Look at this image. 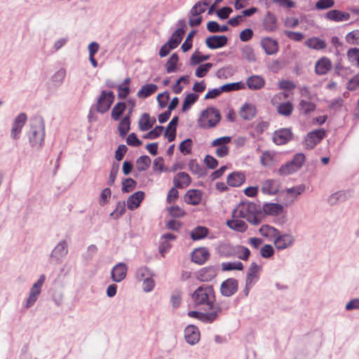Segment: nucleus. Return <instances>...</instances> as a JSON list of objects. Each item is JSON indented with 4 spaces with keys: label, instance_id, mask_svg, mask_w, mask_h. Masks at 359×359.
<instances>
[{
    "label": "nucleus",
    "instance_id": "nucleus-1",
    "mask_svg": "<svg viewBox=\"0 0 359 359\" xmlns=\"http://www.w3.org/2000/svg\"><path fill=\"white\" fill-rule=\"evenodd\" d=\"M193 302L196 306H204L208 309L215 311L218 306H215V294L212 286L198 287L191 295Z\"/></svg>",
    "mask_w": 359,
    "mask_h": 359
},
{
    "label": "nucleus",
    "instance_id": "nucleus-2",
    "mask_svg": "<svg viewBox=\"0 0 359 359\" xmlns=\"http://www.w3.org/2000/svg\"><path fill=\"white\" fill-rule=\"evenodd\" d=\"M31 146L38 150L41 149L45 137L43 121L40 118L32 121L31 128L28 135Z\"/></svg>",
    "mask_w": 359,
    "mask_h": 359
},
{
    "label": "nucleus",
    "instance_id": "nucleus-3",
    "mask_svg": "<svg viewBox=\"0 0 359 359\" xmlns=\"http://www.w3.org/2000/svg\"><path fill=\"white\" fill-rule=\"evenodd\" d=\"M259 210L254 203H240L233 211V217H241L245 219L250 223L257 224L259 219L257 215Z\"/></svg>",
    "mask_w": 359,
    "mask_h": 359
},
{
    "label": "nucleus",
    "instance_id": "nucleus-4",
    "mask_svg": "<svg viewBox=\"0 0 359 359\" xmlns=\"http://www.w3.org/2000/svg\"><path fill=\"white\" fill-rule=\"evenodd\" d=\"M220 118L219 111L215 108L210 107L201 113L198 123L201 128H210L215 127L219 123Z\"/></svg>",
    "mask_w": 359,
    "mask_h": 359
},
{
    "label": "nucleus",
    "instance_id": "nucleus-5",
    "mask_svg": "<svg viewBox=\"0 0 359 359\" xmlns=\"http://www.w3.org/2000/svg\"><path fill=\"white\" fill-rule=\"evenodd\" d=\"M305 162V156L302 153L297 154L287 163L281 165L278 170L280 175L287 176L299 170Z\"/></svg>",
    "mask_w": 359,
    "mask_h": 359
},
{
    "label": "nucleus",
    "instance_id": "nucleus-6",
    "mask_svg": "<svg viewBox=\"0 0 359 359\" xmlns=\"http://www.w3.org/2000/svg\"><path fill=\"white\" fill-rule=\"evenodd\" d=\"M114 100L113 92L102 90L97 102V111L103 114L107 111Z\"/></svg>",
    "mask_w": 359,
    "mask_h": 359
},
{
    "label": "nucleus",
    "instance_id": "nucleus-7",
    "mask_svg": "<svg viewBox=\"0 0 359 359\" xmlns=\"http://www.w3.org/2000/svg\"><path fill=\"white\" fill-rule=\"evenodd\" d=\"M231 137L224 136L214 140L211 142V147H216L215 154L218 157L222 158L229 154V148L227 146L231 142Z\"/></svg>",
    "mask_w": 359,
    "mask_h": 359
},
{
    "label": "nucleus",
    "instance_id": "nucleus-8",
    "mask_svg": "<svg viewBox=\"0 0 359 359\" xmlns=\"http://www.w3.org/2000/svg\"><path fill=\"white\" fill-rule=\"evenodd\" d=\"M294 241L295 238L291 233L280 234L278 231L273 241V244L277 250H283L292 246Z\"/></svg>",
    "mask_w": 359,
    "mask_h": 359
},
{
    "label": "nucleus",
    "instance_id": "nucleus-9",
    "mask_svg": "<svg viewBox=\"0 0 359 359\" xmlns=\"http://www.w3.org/2000/svg\"><path fill=\"white\" fill-rule=\"evenodd\" d=\"M45 279V275H41L38 280L32 286L29 297L27 299V307H30L37 300L41 292V287L44 283Z\"/></svg>",
    "mask_w": 359,
    "mask_h": 359
},
{
    "label": "nucleus",
    "instance_id": "nucleus-10",
    "mask_svg": "<svg viewBox=\"0 0 359 359\" xmlns=\"http://www.w3.org/2000/svg\"><path fill=\"white\" fill-rule=\"evenodd\" d=\"M325 135L323 129H318L309 133L304 141V145L306 149H313L319 143Z\"/></svg>",
    "mask_w": 359,
    "mask_h": 359
},
{
    "label": "nucleus",
    "instance_id": "nucleus-11",
    "mask_svg": "<svg viewBox=\"0 0 359 359\" xmlns=\"http://www.w3.org/2000/svg\"><path fill=\"white\" fill-rule=\"evenodd\" d=\"M220 312L221 308L217 307L215 311L210 313H202L196 311H191L188 312V316L191 318H197L203 323H210L217 318Z\"/></svg>",
    "mask_w": 359,
    "mask_h": 359
},
{
    "label": "nucleus",
    "instance_id": "nucleus-12",
    "mask_svg": "<svg viewBox=\"0 0 359 359\" xmlns=\"http://www.w3.org/2000/svg\"><path fill=\"white\" fill-rule=\"evenodd\" d=\"M305 190V186L300 184L292 188L286 189L283 191L284 194V202L286 205L292 204L294 201L300 196Z\"/></svg>",
    "mask_w": 359,
    "mask_h": 359
},
{
    "label": "nucleus",
    "instance_id": "nucleus-13",
    "mask_svg": "<svg viewBox=\"0 0 359 359\" xmlns=\"http://www.w3.org/2000/svg\"><path fill=\"white\" fill-rule=\"evenodd\" d=\"M293 134L290 128H281L276 130L273 134V142L277 145H282L290 142Z\"/></svg>",
    "mask_w": 359,
    "mask_h": 359
},
{
    "label": "nucleus",
    "instance_id": "nucleus-14",
    "mask_svg": "<svg viewBox=\"0 0 359 359\" xmlns=\"http://www.w3.org/2000/svg\"><path fill=\"white\" fill-rule=\"evenodd\" d=\"M262 27L268 32H273L278 29V20L275 14L268 11L262 19Z\"/></svg>",
    "mask_w": 359,
    "mask_h": 359
},
{
    "label": "nucleus",
    "instance_id": "nucleus-15",
    "mask_svg": "<svg viewBox=\"0 0 359 359\" xmlns=\"http://www.w3.org/2000/svg\"><path fill=\"white\" fill-rule=\"evenodd\" d=\"M279 161V154L273 151H264L260 156V163L264 167H271Z\"/></svg>",
    "mask_w": 359,
    "mask_h": 359
},
{
    "label": "nucleus",
    "instance_id": "nucleus-16",
    "mask_svg": "<svg viewBox=\"0 0 359 359\" xmlns=\"http://www.w3.org/2000/svg\"><path fill=\"white\" fill-rule=\"evenodd\" d=\"M228 39L224 35H212L205 39L206 46L210 49H217L226 45Z\"/></svg>",
    "mask_w": 359,
    "mask_h": 359
},
{
    "label": "nucleus",
    "instance_id": "nucleus-17",
    "mask_svg": "<svg viewBox=\"0 0 359 359\" xmlns=\"http://www.w3.org/2000/svg\"><path fill=\"white\" fill-rule=\"evenodd\" d=\"M184 338L191 345L197 344L200 340V332L198 327L193 325L187 326L184 330Z\"/></svg>",
    "mask_w": 359,
    "mask_h": 359
},
{
    "label": "nucleus",
    "instance_id": "nucleus-18",
    "mask_svg": "<svg viewBox=\"0 0 359 359\" xmlns=\"http://www.w3.org/2000/svg\"><path fill=\"white\" fill-rule=\"evenodd\" d=\"M127 265L125 263L120 262L116 264L111 271V276L114 282L119 283L126 277Z\"/></svg>",
    "mask_w": 359,
    "mask_h": 359
},
{
    "label": "nucleus",
    "instance_id": "nucleus-19",
    "mask_svg": "<svg viewBox=\"0 0 359 359\" xmlns=\"http://www.w3.org/2000/svg\"><path fill=\"white\" fill-rule=\"evenodd\" d=\"M26 121L27 116L24 113L20 114L15 118L11 132V135L13 139L16 140L19 137L22 128L24 126Z\"/></svg>",
    "mask_w": 359,
    "mask_h": 359
},
{
    "label": "nucleus",
    "instance_id": "nucleus-20",
    "mask_svg": "<svg viewBox=\"0 0 359 359\" xmlns=\"http://www.w3.org/2000/svg\"><path fill=\"white\" fill-rule=\"evenodd\" d=\"M238 289V282L236 280L229 278L224 281L221 285V293L226 296L229 297L233 294Z\"/></svg>",
    "mask_w": 359,
    "mask_h": 359
},
{
    "label": "nucleus",
    "instance_id": "nucleus-21",
    "mask_svg": "<svg viewBox=\"0 0 359 359\" xmlns=\"http://www.w3.org/2000/svg\"><path fill=\"white\" fill-rule=\"evenodd\" d=\"M261 46L267 55H273L278 50V42L270 37L263 38L261 40Z\"/></svg>",
    "mask_w": 359,
    "mask_h": 359
},
{
    "label": "nucleus",
    "instance_id": "nucleus-22",
    "mask_svg": "<svg viewBox=\"0 0 359 359\" xmlns=\"http://www.w3.org/2000/svg\"><path fill=\"white\" fill-rule=\"evenodd\" d=\"M202 191L198 189H190L184 195V201L192 205H198L202 200Z\"/></svg>",
    "mask_w": 359,
    "mask_h": 359
},
{
    "label": "nucleus",
    "instance_id": "nucleus-23",
    "mask_svg": "<svg viewBox=\"0 0 359 359\" xmlns=\"http://www.w3.org/2000/svg\"><path fill=\"white\" fill-rule=\"evenodd\" d=\"M67 243L65 241H62L53 249L50 257L56 262H59L67 254Z\"/></svg>",
    "mask_w": 359,
    "mask_h": 359
},
{
    "label": "nucleus",
    "instance_id": "nucleus-24",
    "mask_svg": "<svg viewBox=\"0 0 359 359\" xmlns=\"http://www.w3.org/2000/svg\"><path fill=\"white\" fill-rule=\"evenodd\" d=\"M325 18L329 20L339 22L348 20L351 15L346 12H342L339 10H331L325 14Z\"/></svg>",
    "mask_w": 359,
    "mask_h": 359
},
{
    "label": "nucleus",
    "instance_id": "nucleus-25",
    "mask_svg": "<svg viewBox=\"0 0 359 359\" xmlns=\"http://www.w3.org/2000/svg\"><path fill=\"white\" fill-rule=\"evenodd\" d=\"M144 197V193L138 191L130 195L127 200V207L129 210H133L137 208Z\"/></svg>",
    "mask_w": 359,
    "mask_h": 359
},
{
    "label": "nucleus",
    "instance_id": "nucleus-26",
    "mask_svg": "<svg viewBox=\"0 0 359 359\" xmlns=\"http://www.w3.org/2000/svg\"><path fill=\"white\" fill-rule=\"evenodd\" d=\"M209 251L205 248H199L196 249L191 255V259L196 264H203L208 259Z\"/></svg>",
    "mask_w": 359,
    "mask_h": 359
},
{
    "label": "nucleus",
    "instance_id": "nucleus-27",
    "mask_svg": "<svg viewBox=\"0 0 359 359\" xmlns=\"http://www.w3.org/2000/svg\"><path fill=\"white\" fill-rule=\"evenodd\" d=\"M216 275L217 271L214 267H205L198 272L197 279L201 282H208L212 280Z\"/></svg>",
    "mask_w": 359,
    "mask_h": 359
},
{
    "label": "nucleus",
    "instance_id": "nucleus-28",
    "mask_svg": "<svg viewBox=\"0 0 359 359\" xmlns=\"http://www.w3.org/2000/svg\"><path fill=\"white\" fill-rule=\"evenodd\" d=\"M256 112L257 109L253 104L245 103L240 109L239 115L244 120H250L255 117Z\"/></svg>",
    "mask_w": 359,
    "mask_h": 359
},
{
    "label": "nucleus",
    "instance_id": "nucleus-29",
    "mask_svg": "<svg viewBox=\"0 0 359 359\" xmlns=\"http://www.w3.org/2000/svg\"><path fill=\"white\" fill-rule=\"evenodd\" d=\"M262 210L266 215L278 216L283 212L284 208L279 203H270L264 204Z\"/></svg>",
    "mask_w": 359,
    "mask_h": 359
},
{
    "label": "nucleus",
    "instance_id": "nucleus-30",
    "mask_svg": "<svg viewBox=\"0 0 359 359\" xmlns=\"http://www.w3.org/2000/svg\"><path fill=\"white\" fill-rule=\"evenodd\" d=\"M191 183V177L184 172L177 174L173 179V184L175 187L179 189L186 188Z\"/></svg>",
    "mask_w": 359,
    "mask_h": 359
},
{
    "label": "nucleus",
    "instance_id": "nucleus-31",
    "mask_svg": "<svg viewBox=\"0 0 359 359\" xmlns=\"http://www.w3.org/2000/svg\"><path fill=\"white\" fill-rule=\"evenodd\" d=\"M156 123L155 117H151L149 114H143L138 122L139 128L142 131H147L151 128Z\"/></svg>",
    "mask_w": 359,
    "mask_h": 359
},
{
    "label": "nucleus",
    "instance_id": "nucleus-32",
    "mask_svg": "<svg viewBox=\"0 0 359 359\" xmlns=\"http://www.w3.org/2000/svg\"><path fill=\"white\" fill-rule=\"evenodd\" d=\"M332 68V62L327 57H322L316 64V72L318 75L327 73Z\"/></svg>",
    "mask_w": 359,
    "mask_h": 359
},
{
    "label": "nucleus",
    "instance_id": "nucleus-33",
    "mask_svg": "<svg viewBox=\"0 0 359 359\" xmlns=\"http://www.w3.org/2000/svg\"><path fill=\"white\" fill-rule=\"evenodd\" d=\"M245 175L240 172H233L227 177L228 185L236 187L241 186L245 182Z\"/></svg>",
    "mask_w": 359,
    "mask_h": 359
},
{
    "label": "nucleus",
    "instance_id": "nucleus-34",
    "mask_svg": "<svg viewBox=\"0 0 359 359\" xmlns=\"http://www.w3.org/2000/svg\"><path fill=\"white\" fill-rule=\"evenodd\" d=\"M278 191V184L274 180H267L262 184V191L265 194L274 195Z\"/></svg>",
    "mask_w": 359,
    "mask_h": 359
},
{
    "label": "nucleus",
    "instance_id": "nucleus-35",
    "mask_svg": "<svg viewBox=\"0 0 359 359\" xmlns=\"http://www.w3.org/2000/svg\"><path fill=\"white\" fill-rule=\"evenodd\" d=\"M260 267L256 263H252L247 273L246 286H250L257 280Z\"/></svg>",
    "mask_w": 359,
    "mask_h": 359
},
{
    "label": "nucleus",
    "instance_id": "nucleus-36",
    "mask_svg": "<svg viewBox=\"0 0 359 359\" xmlns=\"http://www.w3.org/2000/svg\"><path fill=\"white\" fill-rule=\"evenodd\" d=\"M246 83L250 89L259 90L264 86L265 81L260 76H251L247 79Z\"/></svg>",
    "mask_w": 359,
    "mask_h": 359
},
{
    "label": "nucleus",
    "instance_id": "nucleus-37",
    "mask_svg": "<svg viewBox=\"0 0 359 359\" xmlns=\"http://www.w3.org/2000/svg\"><path fill=\"white\" fill-rule=\"evenodd\" d=\"M177 123V116L173 117L165 129L164 135L168 138L169 142L173 141L175 138L176 126Z\"/></svg>",
    "mask_w": 359,
    "mask_h": 359
},
{
    "label": "nucleus",
    "instance_id": "nucleus-38",
    "mask_svg": "<svg viewBox=\"0 0 359 359\" xmlns=\"http://www.w3.org/2000/svg\"><path fill=\"white\" fill-rule=\"evenodd\" d=\"M259 231L262 236L273 241L279 231L275 227L265 224L259 228Z\"/></svg>",
    "mask_w": 359,
    "mask_h": 359
},
{
    "label": "nucleus",
    "instance_id": "nucleus-39",
    "mask_svg": "<svg viewBox=\"0 0 359 359\" xmlns=\"http://www.w3.org/2000/svg\"><path fill=\"white\" fill-rule=\"evenodd\" d=\"M305 45L311 49L321 50L326 47V43L325 41L318 38L311 37L305 41Z\"/></svg>",
    "mask_w": 359,
    "mask_h": 359
},
{
    "label": "nucleus",
    "instance_id": "nucleus-40",
    "mask_svg": "<svg viewBox=\"0 0 359 359\" xmlns=\"http://www.w3.org/2000/svg\"><path fill=\"white\" fill-rule=\"evenodd\" d=\"M158 87L156 84L149 83L143 86L137 92L140 98H146L154 93Z\"/></svg>",
    "mask_w": 359,
    "mask_h": 359
},
{
    "label": "nucleus",
    "instance_id": "nucleus-41",
    "mask_svg": "<svg viewBox=\"0 0 359 359\" xmlns=\"http://www.w3.org/2000/svg\"><path fill=\"white\" fill-rule=\"evenodd\" d=\"M217 252L220 256L231 257L235 255V246L229 243H222L217 248Z\"/></svg>",
    "mask_w": 359,
    "mask_h": 359
},
{
    "label": "nucleus",
    "instance_id": "nucleus-42",
    "mask_svg": "<svg viewBox=\"0 0 359 359\" xmlns=\"http://www.w3.org/2000/svg\"><path fill=\"white\" fill-rule=\"evenodd\" d=\"M236 218V217H233V219L227 221V226L234 231L238 232H244L248 227L246 224L245 223V222Z\"/></svg>",
    "mask_w": 359,
    "mask_h": 359
},
{
    "label": "nucleus",
    "instance_id": "nucleus-43",
    "mask_svg": "<svg viewBox=\"0 0 359 359\" xmlns=\"http://www.w3.org/2000/svg\"><path fill=\"white\" fill-rule=\"evenodd\" d=\"M184 32H185L183 29H177L172 34L170 39L167 43H169V46H170L171 48H172L173 49L177 48L178 45L181 43Z\"/></svg>",
    "mask_w": 359,
    "mask_h": 359
},
{
    "label": "nucleus",
    "instance_id": "nucleus-44",
    "mask_svg": "<svg viewBox=\"0 0 359 359\" xmlns=\"http://www.w3.org/2000/svg\"><path fill=\"white\" fill-rule=\"evenodd\" d=\"M293 109V105L290 102H283L277 106V111L278 114L285 116H290L292 113Z\"/></svg>",
    "mask_w": 359,
    "mask_h": 359
},
{
    "label": "nucleus",
    "instance_id": "nucleus-45",
    "mask_svg": "<svg viewBox=\"0 0 359 359\" xmlns=\"http://www.w3.org/2000/svg\"><path fill=\"white\" fill-rule=\"evenodd\" d=\"M210 4L208 1H198L191 9L190 14L192 15H201L205 11V6Z\"/></svg>",
    "mask_w": 359,
    "mask_h": 359
},
{
    "label": "nucleus",
    "instance_id": "nucleus-46",
    "mask_svg": "<svg viewBox=\"0 0 359 359\" xmlns=\"http://www.w3.org/2000/svg\"><path fill=\"white\" fill-rule=\"evenodd\" d=\"M151 164V158L148 156H142L136 161V167L138 171L146 170Z\"/></svg>",
    "mask_w": 359,
    "mask_h": 359
},
{
    "label": "nucleus",
    "instance_id": "nucleus-47",
    "mask_svg": "<svg viewBox=\"0 0 359 359\" xmlns=\"http://www.w3.org/2000/svg\"><path fill=\"white\" fill-rule=\"evenodd\" d=\"M208 234V229L204 226H197L194 228L191 233V238L196 241L203 238Z\"/></svg>",
    "mask_w": 359,
    "mask_h": 359
},
{
    "label": "nucleus",
    "instance_id": "nucleus-48",
    "mask_svg": "<svg viewBox=\"0 0 359 359\" xmlns=\"http://www.w3.org/2000/svg\"><path fill=\"white\" fill-rule=\"evenodd\" d=\"M234 253V257H237L243 260H247L250 254V250L247 248L241 245L235 246Z\"/></svg>",
    "mask_w": 359,
    "mask_h": 359
},
{
    "label": "nucleus",
    "instance_id": "nucleus-49",
    "mask_svg": "<svg viewBox=\"0 0 359 359\" xmlns=\"http://www.w3.org/2000/svg\"><path fill=\"white\" fill-rule=\"evenodd\" d=\"M179 60V57L176 53L172 54L169 60L165 63V69L168 73H172L176 70V65Z\"/></svg>",
    "mask_w": 359,
    "mask_h": 359
},
{
    "label": "nucleus",
    "instance_id": "nucleus-50",
    "mask_svg": "<svg viewBox=\"0 0 359 359\" xmlns=\"http://www.w3.org/2000/svg\"><path fill=\"white\" fill-rule=\"evenodd\" d=\"M198 95L195 93L188 94L183 101L182 111H186L188 110L191 106L198 100Z\"/></svg>",
    "mask_w": 359,
    "mask_h": 359
},
{
    "label": "nucleus",
    "instance_id": "nucleus-51",
    "mask_svg": "<svg viewBox=\"0 0 359 359\" xmlns=\"http://www.w3.org/2000/svg\"><path fill=\"white\" fill-rule=\"evenodd\" d=\"M213 65L212 63L208 62L205 64H203L199 65L195 71V75L198 78L204 77L212 67Z\"/></svg>",
    "mask_w": 359,
    "mask_h": 359
},
{
    "label": "nucleus",
    "instance_id": "nucleus-52",
    "mask_svg": "<svg viewBox=\"0 0 359 359\" xmlns=\"http://www.w3.org/2000/svg\"><path fill=\"white\" fill-rule=\"evenodd\" d=\"M222 270L224 271L231 270H243V265L240 262H223L221 264Z\"/></svg>",
    "mask_w": 359,
    "mask_h": 359
},
{
    "label": "nucleus",
    "instance_id": "nucleus-53",
    "mask_svg": "<svg viewBox=\"0 0 359 359\" xmlns=\"http://www.w3.org/2000/svg\"><path fill=\"white\" fill-rule=\"evenodd\" d=\"M126 212L125 201H118L116 205L115 210L110 214V216L114 219H118Z\"/></svg>",
    "mask_w": 359,
    "mask_h": 359
},
{
    "label": "nucleus",
    "instance_id": "nucleus-54",
    "mask_svg": "<svg viewBox=\"0 0 359 359\" xmlns=\"http://www.w3.org/2000/svg\"><path fill=\"white\" fill-rule=\"evenodd\" d=\"M209 58V55H203L198 51L194 52L190 59V65L195 66L203 61L208 60Z\"/></svg>",
    "mask_w": 359,
    "mask_h": 359
},
{
    "label": "nucleus",
    "instance_id": "nucleus-55",
    "mask_svg": "<svg viewBox=\"0 0 359 359\" xmlns=\"http://www.w3.org/2000/svg\"><path fill=\"white\" fill-rule=\"evenodd\" d=\"M152 276L150 270L145 266L140 267L135 273V278L138 281H142L144 279L148 278Z\"/></svg>",
    "mask_w": 359,
    "mask_h": 359
},
{
    "label": "nucleus",
    "instance_id": "nucleus-56",
    "mask_svg": "<svg viewBox=\"0 0 359 359\" xmlns=\"http://www.w3.org/2000/svg\"><path fill=\"white\" fill-rule=\"evenodd\" d=\"M299 111L305 114L313 111L316 109V106L313 103L306 101V100H301L299 104Z\"/></svg>",
    "mask_w": 359,
    "mask_h": 359
},
{
    "label": "nucleus",
    "instance_id": "nucleus-57",
    "mask_svg": "<svg viewBox=\"0 0 359 359\" xmlns=\"http://www.w3.org/2000/svg\"><path fill=\"white\" fill-rule=\"evenodd\" d=\"M126 109V104L123 102H118L111 111V117L117 121Z\"/></svg>",
    "mask_w": 359,
    "mask_h": 359
},
{
    "label": "nucleus",
    "instance_id": "nucleus-58",
    "mask_svg": "<svg viewBox=\"0 0 359 359\" xmlns=\"http://www.w3.org/2000/svg\"><path fill=\"white\" fill-rule=\"evenodd\" d=\"M347 57L349 61L359 67V49L352 48L347 52Z\"/></svg>",
    "mask_w": 359,
    "mask_h": 359
},
{
    "label": "nucleus",
    "instance_id": "nucleus-59",
    "mask_svg": "<svg viewBox=\"0 0 359 359\" xmlns=\"http://www.w3.org/2000/svg\"><path fill=\"white\" fill-rule=\"evenodd\" d=\"M130 118L129 116L124 117L118 126V130L120 135L123 137L130 130Z\"/></svg>",
    "mask_w": 359,
    "mask_h": 359
},
{
    "label": "nucleus",
    "instance_id": "nucleus-60",
    "mask_svg": "<svg viewBox=\"0 0 359 359\" xmlns=\"http://www.w3.org/2000/svg\"><path fill=\"white\" fill-rule=\"evenodd\" d=\"M346 41L351 45H359V29L348 33L346 36Z\"/></svg>",
    "mask_w": 359,
    "mask_h": 359
},
{
    "label": "nucleus",
    "instance_id": "nucleus-61",
    "mask_svg": "<svg viewBox=\"0 0 359 359\" xmlns=\"http://www.w3.org/2000/svg\"><path fill=\"white\" fill-rule=\"evenodd\" d=\"M242 56L248 62H254L256 60L253 49L250 46L244 47L242 50Z\"/></svg>",
    "mask_w": 359,
    "mask_h": 359
},
{
    "label": "nucleus",
    "instance_id": "nucleus-62",
    "mask_svg": "<svg viewBox=\"0 0 359 359\" xmlns=\"http://www.w3.org/2000/svg\"><path fill=\"white\" fill-rule=\"evenodd\" d=\"M153 168L155 171L158 172L168 171V168H166L164 165L163 158L161 157H158L154 161Z\"/></svg>",
    "mask_w": 359,
    "mask_h": 359
},
{
    "label": "nucleus",
    "instance_id": "nucleus-63",
    "mask_svg": "<svg viewBox=\"0 0 359 359\" xmlns=\"http://www.w3.org/2000/svg\"><path fill=\"white\" fill-rule=\"evenodd\" d=\"M136 186V182L132 178H127L122 182V191L128 193L132 191Z\"/></svg>",
    "mask_w": 359,
    "mask_h": 359
},
{
    "label": "nucleus",
    "instance_id": "nucleus-64",
    "mask_svg": "<svg viewBox=\"0 0 359 359\" xmlns=\"http://www.w3.org/2000/svg\"><path fill=\"white\" fill-rule=\"evenodd\" d=\"M66 76V70L64 68H61L57 70L52 76V81L55 83L60 85L61 84Z\"/></svg>",
    "mask_w": 359,
    "mask_h": 359
}]
</instances>
